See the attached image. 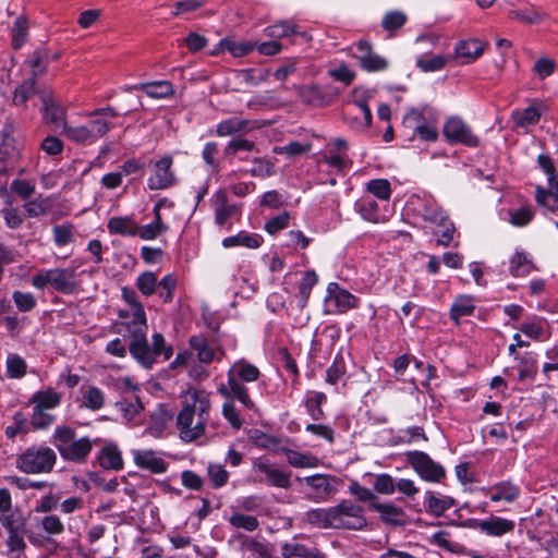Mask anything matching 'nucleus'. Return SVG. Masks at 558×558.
<instances>
[{
  "label": "nucleus",
  "instance_id": "39",
  "mask_svg": "<svg viewBox=\"0 0 558 558\" xmlns=\"http://www.w3.org/2000/svg\"><path fill=\"white\" fill-rule=\"evenodd\" d=\"M134 88L143 90L151 98H167L173 94V86L168 81L142 83L136 85Z\"/></svg>",
  "mask_w": 558,
  "mask_h": 558
},
{
  "label": "nucleus",
  "instance_id": "46",
  "mask_svg": "<svg viewBox=\"0 0 558 558\" xmlns=\"http://www.w3.org/2000/svg\"><path fill=\"white\" fill-rule=\"evenodd\" d=\"M354 105L360 109V111L364 116V122L361 121L356 117H352L349 112H344L343 120L344 122L354 130H361L363 128H367L372 123V112L367 104L363 100L354 101Z\"/></svg>",
  "mask_w": 558,
  "mask_h": 558
},
{
  "label": "nucleus",
  "instance_id": "25",
  "mask_svg": "<svg viewBox=\"0 0 558 558\" xmlns=\"http://www.w3.org/2000/svg\"><path fill=\"white\" fill-rule=\"evenodd\" d=\"M189 344L193 351L196 352L197 360L203 364H210L216 360L217 351L223 354V350L214 343L203 335L192 336L189 340Z\"/></svg>",
  "mask_w": 558,
  "mask_h": 558
},
{
  "label": "nucleus",
  "instance_id": "10",
  "mask_svg": "<svg viewBox=\"0 0 558 558\" xmlns=\"http://www.w3.org/2000/svg\"><path fill=\"white\" fill-rule=\"evenodd\" d=\"M305 485L304 494L307 499L314 502H325L333 497L340 485V480L330 474H314L304 478H296Z\"/></svg>",
  "mask_w": 558,
  "mask_h": 558
},
{
  "label": "nucleus",
  "instance_id": "29",
  "mask_svg": "<svg viewBox=\"0 0 558 558\" xmlns=\"http://www.w3.org/2000/svg\"><path fill=\"white\" fill-rule=\"evenodd\" d=\"M456 505V500L450 496L435 494L432 490L425 493V507L428 513L440 517L447 510Z\"/></svg>",
  "mask_w": 558,
  "mask_h": 558
},
{
  "label": "nucleus",
  "instance_id": "42",
  "mask_svg": "<svg viewBox=\"0 0 558 558\" xmlns=\"http://www.w3.org/2000/svg\"><path fill=\"white\" fill-rule=\"evenodd\" d=\"M514 360L519 362L520 369L518 379L524 381L526 379H534L537 374V360L531 353L526 355L515 354Z\"/></svg>",
  "mask_w": 558,
  "mask_h": 558
},
{
  "label": "nucleus",
  "instance_id": "12",
  "mask_svg": "<svg viewBox=\"0 0 558 558\" xmlns=\"http://www.w3.org/2000/svg\"><path fill=\"white\" fill-rule=\"evenodd\" d=\"M253 471L263 475L256 478V482L283 489L291 487V472H286L281 469H278L267 459H255L253 461Z\"/></svg>",
  "mask_w": 558,
  "mask_h": 558
},
{
  "label": "nucleus",
  "instance_id": "36",
  "mask_svg": "<svg viewBox=\"0 0 558 558\" xmlns=\"http://www.w3.org/2000/svg\"><path fill=\"white\" fill-rule=\"evenodd\" d=\"M327 401V396L320 391L308 392L304 401L307 414L313 421H320L325 418L323 404Z\"/></svg>",
  "mask_w": 558,
  "mask_h": 558
},
{
  "label": "nucleus",
  "instance_id": "1",
  "mask_svg": "<svg viewBox=\"0 0 558 558\" xmlns=\"http://www.w3.org/2000/svg\"><path fill=\"white\" fill-rule=\"evenodd\" d=\"M210 395L204 389H189L185 392L177 415V428L184 442L195 441L205 435L211 410Z\"/></svg>",
  "mask_w": 558,
  "mask_h": 558
},
{
  "label": "nucleus",
  "instance_id": "32",
  "mask_svg": "<svg viewBox=\"0 0 558 558\" xmlns=\"http://www.w3.org/2000/svg\"><path fill=\"white\" fill-rule=\"evenodd\" d=\"M279 450L286 454L288 463L293 468L312 469L319 465V459L312 453H303L287 447Z\"/></svg>",
  "mask_w": 558,
  "mask_h": 558
},
{
  "label": "nucleus",
  "instance_id": "13",
  "mask_svg": "<svg viewBox=\"0 0 558 558\" xmlns=\"http://www.w3.org/2000/svg\"><path fill=\"white\" fill-rule=\"evenodd\" d=\"M173 158L170 155H163L153 165V173L147 180V187L151 191L167 190L178 183L177 175L172 170Z\"/></svg>",
  "mask_w": 558,
  "mask_h": 558
},
{
  "label": "nucleus",
  "instance_id": "35",
  "mask_svg": "<svg viewBox=\"0 0 558 558\" xmlns=\"http://www.w3.org/2000/svg\"><path fill=\"white\" fill-rule=\"evenodd\" d=\"M29 401L35 408H39L45 411L51 410L60 405L61 395L52 388H48L33 393Z\"/></svg>",
  "mask_w": 558,
  "mask_h": 558
},
{
  "label": "nucleus",
  "instance_id": "8",
  "mask_svg": "<svg viewBox=\"0 0 558 558\" xmlns=\"http://www.w3.org/2000/svg\"><path fill=\"white\" fill-rule=\"evenodd\" d=\"M57 462L56 452L48 446H31L16 458V466L26 474L49 473Z\"/></svg>",
  "mask_w": 558,
  "mask_h": 558
},
{
  "label": "nucleus",
  "instance_id": "52",
  "mask_svg": "<svg viewBox=\"0 0 558 558\" xmlns=\"http://www.w3.org/2000/svg\"><path fill=\"white\" fill-rule=\"evenodd\" d=\"M62 132L65 134V136L69 140H71L75 143H81V144L95 143L93 141L92 135H90L89 131L87 130L86 125L72 126V125L65 124L62 128Z\"/></svg>",
  "mask_w": 558,
  "mask_h": 558
},
{
  "label": "nucleus",
  "instance_id": "56",
  "mask_svg": "<svg viewBox=\"0 0 558 558\" xmlns=\"http://www.w3.org/2000/svg\"><path fill=\"white\" fill-rule=\"evenodd\" d=\"M35 78L23 82L15 88L13 104L15 106H24L26 101L35 95Z\"/></svg>",
  "mask_w": 558,
  "mask_h": 558
},
{
  "label": "nucleus",
  "instance_id": "47",
  "mask_svg": "<svg viewBox=\"0 0 558 558\" xmlns=\"http://www.w3.org/2000/svg\"><path fill=\"white\" fill-rule=\"evenodd\" d=\"M82 403L92 411H98L105 404V393L98 387L88 386L82 390Z\"/></svg>",
  "mask_w": 558,
  "mask_h": 558
},
{
  "label": "nucleus",
  "instance_id": "27",
  "mask_svg": "<svg viewBox=\"0 0 558 558\" xmlns=\"http://www.w3.org/2000/svg\"><path fill=\"white\" fill-rule=\"evenodd\" d=\"M281 558H325L317 547H308L296 538L284 542L280 546Z\"/></svg>",
  "mask_w": 558,
  "mask_h": 558
},
{
  "label": "nucleus",
  "instance_id": "40",
  "mask_svg": "<svg viewBox=\"0 0 558 558\" xmlns=\"http://www.w3.org/2000/svg\"><path fill=\"white\" fill-rule=\"evenodd\" d=\"M226 401L222 403L221 414L223 418L230 424V426L239 430L242 428L244 420L241 415L240 410L235 407L236 398L223 397Z\"/></svg>",
  "mask_w": 558,
  "mask_h": 558
},
{
  "label": "nucleus",
  "instance_id": "34",
  "mask_svg": "<svg viewBox=\"0 0 558 558\" xmlns=\"http://www.w3.org/2000/svg\"><path fill=\"white\" fill-rule=\"evenodd\" d=\"M107 228L111 234L133 236L138 232V225L130 216L110 218Z\"/></svg>",
  "mask_w": 558,
  "mask_h": 558
},
{
  "label": "nucleus",
  "instance_id": "28",
  "mask_svg": "<svg viewBox=\"0 0 558 558\" xmlns=\"http://www.w3.org/2000/svg\"><path fill=\"white\" fill-rule=\"evenodd\" d=\"M97 459L104 470L120 471L124 465L121 451L113 444L102 447L98 452Z\"/></svg>",
  "mask_w": 558,
  "mask_h": 558
},
{
  "label": "nucleus",
  "instance_id": "22",
  "mask_svg": "<svg viewBox=\"0 0 558 558\" xmlns=\"http://www.w3.org/2000/svg\"><path fill=\"white\" fill-rule=\"evenodd\" d=\"M372 511L379 513L383 523L393 526H403L407 524V514L403 508L391 502H374L368 505Z\"/></svg>",
  "mask_w": 558,
  "mask_h": 558
},
{
  "label": "nucleus",
  "instance_id": "26",
  "mask_svg": "<svg viewBox=\"0 0 558 558\" xmlns=\"http://www.w3.org/2000/svg\"><path fill=\"white\" fill-rule=\"evenodd\" d=\"M134 462L138 468L154 474H162L168 470V463L154 450H135Z\"/></svg>",
  "mask_w": 558,
  "mask_h": 558
},
{
  "label": "nucleus",
  "instance_id": "44",
  "mask_svg": "<svg viewBox=\"0 0 558 558\" xmlns=\"http://www.w3.org/2000/svg\"><path fill=\"white\" fill-rule=\"evenodd\" d=\"M169 227L163 223L161 215L154 216V221L138 227V235L142 240H155L161 233L168 231Z\"/></svg>",
  "mask_w": 558,
  "mask_h": 558
},
{
  "label": "nucleus",
  "instance_id": "55",
  "mask_svg": "<svg viewBox=\"0 0 558 558\" xmlns=\"http://www.w3.org/2000/svg\"><path fill=\"white\" fill-rule=\"evenodd\" d=\"M541 111L536 106H530L514 114L518 126L524 128L536 124L541 119Z\"/></svg>",
  "mask_w": 558,
  "mask_h": 558
},
{
  "label": "nucleus",
  "instance_id": "49",
  "mask_svg": "<svg viewBox=\"0 0 558 558\" xmlns=\"http://www.w3.org/2000/svg\"><path fill=\"white\" fill-rule=\"evenodd\" d=\"M26 532L9 533L5 541L8 547V558H21L26 549L24 541Z\"/></svg>",
  "mask_w": 558,
  "mask_h": 558
},
{
  "label": "nucleus",
  "instance_id": "24",
  "mask_svg": "<svg viewBox=\"0 0 558 558\" xmlns=\"http://www.w3.org/2000/svg\"><path fill=\"white\" fill-rule=\"evenodd\" d=\"M12 133L13 124L7 122L0 132V174L7 172V162L13 160L17 155V148Z\"/></svg>",
  "mask_w": 558,
  "mask_h": 558
},
{
  "label": "nucleus",
  "instance_id": "57",
  "mask_svg": "<svg viewBox=\"0 0 558 558\" xmlns=\"http://www.w3.org/2000/svg\"><path fill=\"white\" fill-rule=\"evenodd\" d=\"M367 191L381 201H388L391 196V186L386 179H374L367 183Z\"/></svg>",
  "mask_w": 558,
  "mask_h": 558
},
{
  "label": "nucleus",
  "instance_id": "54",
  "mask_svg": "<svg viewBox=\"0 0 558 558\" xmlns=\"http://www.w3.org/2000/svg\"><path fill=\"white\" fill-rule=\"evenodd\" d=\"M136 286L142 294L150 296L158 287L157 276L151 271H144L137 277Z\"/></svg>",
  "mask_w": 558,
  "mask_h": 558
},
{
  "label": "nucleus",
  "instance_id": "37",
  "mask_svg": "<svg viewBox=\"0 0 558 558\" xmlns=\"http://www.w3.org/2000/svg\"><path fill=\"white\" fill-rule=\"evenodd\" d=\"M520 495V488L511 482H500L492 487L490 500L494 502L505 500L514 501Z\"/></svg>",
  "mask_w": 558,
  "mask_h": 558
},
{
  "label": "nucleus",
  "instance_id": "43",
  "mask_svg": "<svg viewBox=\"0 0 558 558\" xmlns=\"http://www.w3.org/2000/svg\"><path fill=\"white\" fill-rule=\"evenodd\" d=\"M546 319L539 316H532L525 322H523L520 326V331L525 336L538 340L542 339L545 335V325Z\"/></svg>",
  "mask_w": 558,
  "mask_h": 558
},
{
  "label": "nucleus",
  "instance_id": "50",
  "mask_svg": "<svg viewBox=\"0 0 558 558\" xmlns=\"http://www.w3.org/2000/svg\"><path fill=\"white\" fill-rule=\"evenodd\" d=\"M228 521L231 526L242 529L247 532H253L259 526V522L256 517L244 514L242 512H233Z\"/></svg>",
  "mask_w": 558,
  "mask_h": 558
},
{
  "label": "nucleus",
  "instance_id": "38",
  "mask_svg": "<svg viewBox=\"0 0 558 558\" xmlns=\"http://www.w3.org/2000/svg\"><path fill=\"white\" fill-rule=\"evenodd\" d=\"M474 311V299L470 295H460L450 307V318L458 324L461 317L471 316Z\"/></svg>",
  "mask_w": 558,
  "mask_h": 558
},
{
  "label": "nucleus",
  "instance_id": "64",
  "mask_svg": "<svg viewBox=\"0 0 558 558\" xmlns=\"http://www.w3.org/2000/svg\"><path fill=\"white\" fill-rule=\"evenodd\" d=\"M509 215L510 223L515 227H524L534 218V211L530 206H522L518 209L511 210Z\"/></svg>",
  "mask_w": 558,
  "mask_h": 558
},
{
  "label": "nucleus",
  "instance_id": "59",
  "mask_svg": "<svg viewBox=\"0 0 558 558\" xmlns=\"http://www.w3.org/2000/svg\"><path fill=\"white\" fill-rule=\"evenodd\" d=\"M54 415H51L45 410H40L39 408L34 407L28 423L33 429H44L49 427L54 422Z\"/></svg>",
  "mask_w": 558,
  "mask_h": 558
},
{
  "label": "nucleus",
  "instance_id": "5",
  "mask_svg": "<svg viewBox=\"0 0 558 558\" xmlns=\"http://www.w3.org/2000/svg\"><path fill=\"white\" fill-rule=\"evenodd\" d=\"M147 329V322H145V328H143L142 338L137 337L132 329L128 330L124 337L128 336L131 338L129 345L131 355L141 365L146 368H150L157 356L163 355V360H169L173 354V349L170 345H166L165 338L159 332L153 335V344L149 347L146 338Z\"/></svg>",
  "mask_w": 558,
  "mask_h": 558
},
{
  "label": "nucleus",
  "instance_id": "4",
  "mask_svg": "<svg viewBox=\"0 0 558 558\" xmlns=\"http://www.w3.org/2000/svg\"><path fill=\"white\" fill-rule=\"evenodd\" d=\"M78 266L71 264L69 267L43 269L32 277V286L37 290L51 288L63 295H73L81 291Z\"/></svg>",
  "mask_w": 558,
  "mask_h": 558
},
{
  "label": "nucleus",
  "instance_id": "23",
  "mask_svg": "<svg viewBox=\"0 0 558 558\" xmlns=\"http://www.w3.org/2000/svg\"><path fill=\"white\" fill-rule=\"evenodd\" d=\"M509 274L514 278L527 277L531 272L537 271L533 257L521 247H517L509 258Z\"/></svg>",
  "mask_w": 558,
  "mask_h": 558
},
{
  "label": "nucleus",
  "instance_id": "19",
  "mask_svg": "<svg viewBox=\"0 0 558 558\" xmlns=\"http://www.w3.org/2000/svg\"><path fill=\"white\" fill-rule=\"evenodd\" d=\"M466 525L472 529H477L488 536L497 537L511 533L515 527L512 520L494 515L487 520L470 519Z\"/></svg>",
  "mask_w": 558,
  "mask_h": 558
},
{
  "label": "nucleus",
  "instance_id": "33",
  "mask_svg": "<svg viewBox=\"0 0 558 558\" xmlns=\"http://www.w3.org/2000/svg\"><path fill=\"white\" fill-rule=\"evenodd\" d=\"M114 405L126 421L134 420L144 410L141 399L134 393L123 397Z\"/></svg>",
  "mask_w": 558,
  "mask_h": 558
},
{
  "label": "nucleus",
  "instance_id": "63",
  "mask_svg": "<svg viewBox=\"0 0 558 558\" xmlns=\"http://www.w3.org/2000/svg\"><path fill=\"white\" fill-rule=\"evenodd\" d=\"M345 374V364L341 355H337L326 372V383L337 385Z\"/></svg>",
  "mask_w": 558,
  "mask_h": 558
},
{
  "label": "nucleus",
  "instance_id": "16",
  "mask_svg": "<svg viewBox=\"0 0 558 558\" xmlns=\"http://www.w3.org/2000/svg\"><path fill=\"white\" fill-rule=\"evenodd\" d=\"M359 298L341 288L338 283L331 282L327 288L326 303L328 306H332V313L343 314L349 310L356 308L359 306Z\"/></svg>",
  "mask_w": 558,
  "mask_h": 558
},
{
  "label": "nucleus",
  "instance_id": "62",
  "mask_svg": "<svg viewBox=\"0 0 558 558\" xmlns=\"http://www.w3.org/2000/svg\"><path fill=\"white\" fill-rule=\"evenodd\" d=\"M86 128L89 131L93 141L96 142L110 131L111 123L108 122L107 119L94 117L88 124H86Z\"/></svg>",
  "mask_w": 558,
  "mask_h": 558
},
{
  "label": "nucleus",
  "instance_id": "48",
  "mask_svg": "<svg viewBox=\"0 0 558 558\" xmlns=\"http://www.w3.org/2000/svg\"><path fill=\"white\" fill-rule=\"evenodd\" d=\"M220 47L222 50L229 51L233 57H243L248 54L255 49V44L248 40L235 41L230 38H223L220 40Z\"/></svg>",
  "mask_w": 558,
  "mask_h": 558
},
{
  "label": "nucleus",
  "instance_id": "17",
  "mask_svg": "<svg viewBox=\"0 0 558 558\" xmlns=\"http://www.w3.org/2000/svg\"><path fill=\"white\" fill-rule=\"evenodd\" d=\"M338 90L333 85H304L300 89V97L307 105L324 107L337 97Z\"/></svg>",
  "mask_w": 558,
  "mask_h": 558
},
{
  "label": "nucleus",
  "instance_id": "9",
  "mask_svg": "<svg viewBox=\"0 0 558 558\" xmlns=\"http://www.w3.org/2000/svg\"><path fill=\"white\" fill-rule=\"evenodd\" d=\"M122 298L131 306V312L120 311L119 316L123 319L114 324L116 332L125 336L132 329L135 335L142 338L145 328L146 314L142 303L137 300L136 292L128 287L122 288Z\"/></svg>",
  "mask_w": 558,
  "mask_h": 558
},
{
  "label": "nucleus",
  "instance_id": "2",
  "mask_svg": "<svg viewBox=\"0 0 558 558\" xmlns=\"http://www.w3.org/2000/svg\"><path fill=\"white\" fill-rule=\"evenodd\" d=\"M305 517L318 529L362 530L367 524L363 508L348 499L333 507L310 510Z\"/></svg>",
  "mask_w": 558,
  "mask_h": 558
},
{
  "label": "nucleus",
  "instance_id": "18",
  "mask_svg": "<svg viewBox=\"0 0 558 558\" xmlns=\"http://www.w3.org/2000/svg\"><path fill=\"white\" fill-rule=\"evenodd\" d=\"M354 58L357 59L361 69L366 72H379L388 68V61L374 52L367 40H360L355 44Z\"/></svg>",
  "mask_w": 558,
  "mask_h": 558
},
{
  "label": "nucleus",
  "instance_id": "45",
  "mask_svg": "<svg viewBox=\"0 0 558 558\" xmlns=\"http://www.w3.org/2000/svg\"><path fill=\"white\" fill-rule=\"evenodd\" d=\"M0 523L9 533L26 532V519L19 512L0 513Z\"/></svg>",
  "mask_w": 558,
  "mask_h": 558
},
{
  "label": "nucleus",
  "instance_id": "31",
  "mask_svg": "<svg viewBox=\"0 0 558 558\" xmlns=\"http://www.w3.org/2000/svg\"><path fill=\"white\" fill-rule=\"evenodd\" d=\"M264 239L260 234L257 233H248L246 231H240L235 235H231L225 238L222 240V246L226 248L234 247V246H244L247 248H258Z\"/></svg>",
  "mask_w": 558,
  "mask_h": 558
},
{
  "label": "nucleus",
  "instance_id": "41",
  "mask_svg": "<svg viewBox=\"0 0 558 558\" xmlns=\"http://www.w3.org/2000/svg\"><path fill=\"white\" fill-rule=\"evenodd\" d=\"M354 208L364 220L373 223L379 221V207L376 201L363 197L355 202Z\"/></svg>",
  "mask_w": 558,
  "mask_h": 558
},
{
  "label": "nucleus",
  "instance_id": "15",
  "mask_svg": "<svg viewBox=\"0 0 558 558\" xmlns=\"http://www.w3.org/2000/svg\"><path fill=\"white\" fill-rule=\"evenodd\" d=\"M410 204L415 215L433 225L441 222V219L448 215L432 195L413 196Z\"/></svg>",
  "mask_w": 558,
  "mask_h": 558
},
{
  "label": "nucleus",
  "instance_id": "20",
  "mask_svg": "<svg viewBox=\"0 0 558 558\" xmlns=\"http://www.w3.org/2000/svg\"><path fill=\"white\" fill-rule=\"evenodd\" d=\"M41 111L45 122L52 124L54 131L62 130L65 122V108L50 93H41Z\"/></svg>",
  "mask_w": 558,
  "mask_h": 558
},
{
  "label": "nucleus",
  "instance_id": "58",
  "mask_svg": "<svg viewBox=\"0 0 558 558\" xmlns=\"http://www.w3.org/2000/svg\"><path fill=\"white\" fill-rule=\"evenodd\" d=\"M250 440L258 448L262 449H275L279 445L280 440L271 435H268L259 429L252 430Z\"/></svg>",
  "mask_w": 558,
  "mask_h": 558
},
{
  "label": "nucleus",
  "instance_id": "30",
  "mask_svg": "<svg viewBox=\"0 0 558 558\" xmlns=\"http://www.w3.org/2000/svg\"><path fill=\"white\" fill-rule=\"evenodd\" d=\"M484 49L485 44L475 38L459 41L454 47L457 57L465 59V63H470L481 57Z\"/></svg>",
  "mask_w": 558,
  "mask_h": 558
},
{
  "label": "nucleus",
  "instance_id": "60",
  "mask_svg": "<svg viewBox=\"0 0 558 558\" xmlns=\"http://www.w3.org/2000/svg\"><path fill=\"white\" fill-rule=\"evenodd\" d=\"M7 374L11 378H21L26 374V362L17 354H10L7 359Z\"/></svg>",
  "mask_w": 558,
  "mask_h": 558
},
{
  "label": "nucleus",
  "instance_id": "14",
  "mask_svg": "<svg viewBox=\"0 0 558 558\" xmlns=\"http://www.w3.org/2000/svg\"><path fill=\"white\" fill-rule=\"evenodd\" d=\"M444 136L450 144H462L468 147H477L480 140L473 134L471 128L458 117L449 118L444 125Z\"/></svg>",
  "mask_w": 558,
  "mask_h": 558
},
{
  "label": "nucleus",
  "instance_id": "53",
  "mask_svg": "<svg viewBox=\"0 0 558 558\" xmlns=\"http://www.w3.org/2000/svg\"><path fill=\"white\" fill-rule=\"evenodd\" d=\"M28 23L26 17L19 16L12 27V46L20 49L27 39Z\"/></svg>",
  "mask_w": 558,
  "mask_h": 558
},
{
  "label": "nucleus",
  "instance_id": "51",
  "mask_svg": "<svg viewBox=\"0 0 558 558\" xmlns=\"http://www.w3.org/2000/svg\"><path fill=\"white\" fill-rule=\"evenodd\" d=\"M267 31L268 35L271 37L282 38L291 35H299L305 40L310 39V36L305 32H298L295 25H292L288 22H281L271 25L267 28Z\"/></svg>",
  "mask_w": 558,
  "mask_h": 558
},
{
  "label": "nucleus",
  "instance_id": "21",
  "mask_svg": "<svg viewBox=\"0 0 558 558\" xmlns=\"http://www.w3.org/2000/svg\"><path fill=\"white\" fill-rule=\"evenodd\" d=\"M211 201L215 210V223L219 227H223L230 218L241 214V205L230 204L227 191L223 189L217 190Z\"/></svg>",
  "mask_w": 558,
  "mask_h": 558
},
{
  "label": "nucleus",
  "instance_id": "7",
  "mask_svg": "<svg viewBox=\"0 0 558 558\" xmlns=\"http://www.w3.org/2000/svg\"><path fill=\"white\" fill-rule=\"evenodd\" d=\"M74 437L73 428L65 425L57 426L52 435V444L64 460L76 463L85 462L93 449V444L88 437L77 440Z\"/></svg>",
  "mask_w": 558,
  "mask_h": 558
},
{
  "label": "nucleus",
  "instance_id": "6",
  "mask_svg": "<svg viewBox=\"0 0 558 558\" xmlns=\"http://www.w3.org/2000/svg\"><path fill=\"white\" fill-rule=\"evenodd\" d=\"M402 132L409 141L417 137L424 142H435L438 138L437 120L427 107L411 108L403 117Z\"/></svg>",
  "mask_w": 558,
  "mask_h": 558
},
{
  "label": "nucleus",
  "instance_id": "11",
  "mask_svg": "<svg viewBox=\"0 0 558 558\" xmlns=\"http://www.w3.org/2000/svg\"><path fill=\"white\" fill-rule=\"evenodd\" d=\"M407 461L425 482L440 483L446 478L445 468L434 461L426 452L410 451L407 453Z\"/></svg>",
  "mask_w": 558,
  "mask_h": 558
},
{
  "label": "nucleus",
  "instance_id": "3",
  "mask_svg": "<svg viewBox=\"0 0 558 558\" xmlns=\"http://www.w3.org/2000/svg\"><path fill=\"white\" fill-rule=\"evenodd\" d=\"M260 376L259 369L246 362H235L227 372V381L220 383L217 391L221 397H234L243 409L256 411V403L250 396L248 388L245 383L256 381Z\"/></svg>",
  "mask_w": 558,
  "mask_h": 558
},
{
  "label": "nucleus",
  "instance_id": "61",
  "mask_svg": "<svg viewBox=\"0 0 558 558\" xmlns=\"http://www.w3.org/2000/svg\"><path fill=\"white\" fill-rule=\"evenodd\" d=\"M207 473L214 488H220L229 481V473L221 464H209Z\"/></svg>",
  "mask_w": 558,
  "mask_h": 558
}]
</instances>
